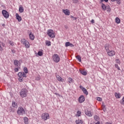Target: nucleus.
<instances>
[{
	"mask_svg": "<svg viewBox=\"0 0 124 124\" xmlns=\"http://www.w3.org/2000/svg\"><path fill=\"white\" fill-rule=\"evenodd\" d=\"M28 91L27 89L23 88L22 89L20 92V95L21 97L24 98V97H26L28 95Z\"/></svg>",
	"mask_w": 124,
	"mask_h": 124,
	"instance_id": "nucleus-1",
	"label": "nucleus"
},
{
	"mask_svg": "<svg viewBox=\"0 0 124 124\" xmlns=\"http://www.w3.org/2000/svg\"><path fill=\"white\" fill-rule=\"evenodd\" d=\"M17 113L20 116H23L24 114H26V110H25V108H22L21 107H18L17 110Z\"/></svg>",
	"mask_w": 124,
	"mask_h": 124,
	"instance_id": "nucleus-2",
	"label": "nucleus"
},
{
	"mask_svg": "<svg viewBox=\"0 0 124 124\" xmlns=\"http://www.w3.org/2000/svg\"><path fill=\"white\" fill-rule=\"evenodd\" d=\"M46 33L48 35V36L51 38H55V31H54L53 30L50 29V30H47Z\"/></svg>",
	"mask_w": 124,
	"mask_h": 124,
	"instance_id": "nucleus-3",
	"label": "nucleus"
},
{
	"mask_svg": "<svg viewBox=\"0 0 124 124\" xmlns=\"http://www.w3.org/2000/svg\"><path fill=\"white\" fill-rule=\"evenodd\" d=\"M41 117L43 121H47L50 119V116L48 113H43Z\"/></svg>",
	"mask_w": 124,
	"mask_h": 124,
	"instance_id": "nucleus-4",
	"label": "nucleus"
},
{
	"mask_svg": "<svg viewBox=\"0 0 124 124\" xmlns=\"http://www.w3.org/2000/svg\"><path fill=\"white\" fill-rule=\"evenodd\" d=\"M53 60L55 62H59L60 60V56L57 54H55L53 56Z\"/></svg>",
	"mask_w": 124,
	"mask_h": 124,
	"instance_id": "nucleus-5",
	"label": "nucleus"
},
{
	"mask_svg": "<svg viewBox=\"0 0 124 124\" xmlns=\"http://www.w3.org/2000/svg\"><path fill=\"white\" fill-rule=\"evenodd\" d=\"M104 48L106 52H108L110 50H112V46L109 44H106L104 45Z\"/></svg>",
	"mask_w": 124,
	"mask_h": 124,
	"instance_id": "nucleus-6",
	"label": "nucleus"
},
{
	"mask_svg": "<svg viewBox=\"0 0 124 124\" xmlns=\"http://www.w3.org/2000/svg\"><path fill=\"white\" fill-rule=\"evenodd\" d=\"M2 14L6 19L9 18V14L8 13V12L6 11V10H3L2 11Z\"/></svg>",
	"mask_w": 124,
	"mask_h": 124,
	"instance_id": "nucleus-7",
	"label": "nucleus"
},
{
	"mask_svg": "<svg viewBox=\"0 0 124 124\" xmlns=\"http://www.w3.org/2000/svg\"><path fill=\"white\" fill-rule=\"evenodd\" d=\"M108 56L109 57H114L116 54V52H115V50L110 49V50H109L107 52Z\"/></svg>",
	"mask_w": 124,
	"mask_h": 124,
	"instance_id": "nucleus-8",
	"label": "nucleus"
},
{
	"mask_svg": "<svg viewBox=\"0 0 124 124\" xmlns=\"http://www.w3.org/2000/svg\"><path fill=\"white\" fill-rule=\"evenodd\" d=\"M79 88L82 90L83 93L84 94H86V95H88L89 94V93L88 92V91H87V89L85 88V87H83L82 85L79 86Z\"/></svg>",
	"mask_w": 124,
	"mask_h": 124,
	"instance_id": "nucleus-9",
	"label": "nucleus"
},
{
	"mask_svg": "<svg viewBox=\"0 0 124 124\" xmlns=\"http://www.w3.org/2000/svg\"><path fill=\"white\" fill-rule=\"evenodd\" d=\"M17 75L18 77H19L18 78L19 82H23V81H24V78H23V73H22L21 72H19Z\"/></svg>",
	"mask_w": 124,
	"mask_h": 124,
	"instance_id": "nucleus-10",
	"label": "nucleus"
},
{
	"mask_svg": "<svg viewBox=\"0 0 124 124\" xmlns=\"http://www.w3.org/2000/svg\"><path fill=\"white\" fill-rule=\"evenodd\" d=\"M85 101V96L83 95H80L78 98V102L79 103H83Z\"/></svg>",
	"mask_w": 124,
	"mask_h": 124,
	"instance_id": "nucleus-11",
	"label": "nucleus"
},
{
	"mask_svg": "<svg viewBox=\"0 0 124 124\" xmlns=\"http://www.w3.org/2000/svg\"><path fill=\"white\" fill-rule=\"evenodd\" d=\"M62 12L65 14V15H66L67 16H69L70 15V12L68 9L66 10H62Z\"/></svg>",
	"mask_w": 124,
	"mask_h": 124,
	"instance_id": "nucleus-12",
	"label": "nucleus"
},
{
	"mask_svg": "<svg viewBox=\"0 0 124 124\" xmlns=\"http://www.w3.org/2000/svg\"><path fill=\"white\" fill-rule=\"evenodd\" d=\"M85 113L86 115V116H88V117L93 116V114H92V112H91L90 111H88L87 109L85 110Z\"/></svg>",
	"mask_w": 124,
	"mask_h": 124,
	"instance_id": "nucleus-13",
	"label": "nucleus"
},
{
	"mask_svg": "<svg viewBox=\"0 0 124 124\" xmlns=\"http://www.w3.org/2000/svg\"><path fill=\"white\" fill-rule=\"evenodd\" d=\"M14 63L16 66H21V63L17 60L14 61Z\"/></svg>",
	"mask_w": 124,
	"mask_h": 124,
	"instance_id": "nucleus-14",
	"label": "nucleus"
},
{
	"mask_svg": "<svg viewBox=\"0 0 124 124\" xmlns=\"http://www.w3.org/2000/svg\"><path fill=\"white\" fill-rule=\"evenodd\" d=\"M16 20H17L18 22H20L21 21H22V17L19 15V14L16 13Z\"/></svg>",
	"mask_w": 124,
	"mask_h": 124,
	"instance_id": "nucleus-15",
	"label": "nucleus"
},
{
	"mask_svg": "<svg viewBox=\"0 0 124 124\" xmlns=\"http://www.w3.org/2000/svg\"><path fill=\"white\" fill-rule=\"evenodd\" d=\"M23 45L25 46V48H30V43H29V42H28L27 41H25L23 43Z\"/></svg>",
	"mask_w": 124,
	"mask_h": 124,
	"instance_id": "nucleus-16",
	"label": "nucleus"
},
{
	"mask_svg": "<svg viewBox=\"0 0 124 124\" xmlns=\"http://www.w3.org/2000/svg\"><path fill=\"white\" fill-rule=\"evenodd\" d=\"M5 46V44L4 43H1V44H0V51L2 52L3 51V47Z\"/></svg>",
	"mask_w": 124,
	"mask_h": 124,
	"instance_id": "nucleus-17",
	"label": "nucleus"
},
{
	"mask_svg": "<svg viewBox=\"0 0 124 124\" xmlns=\"http://www.w3.org/2000/svg\"><path fill=\"white\" fill-rule=\"evenodd\" d=\"M29 37L31 40H34V35L31 32L29 34Z\"/></svg>",
	"mask_w": 124,
	"mask_h": 124,
	"instance_id": "nucleus-18",
	"label": "nucleus"
},
{
	"mask_svg": "<svg viewBox=\"0 0 124 124\" xmlns=\"http://www.w3.org/2000/svg\"><path fill=\"white\" fill-rule=\"evenodd\" d=\"M56 78H57V80H58V81H59V82H63V81H64V79H63V78H62V77H61L59 75H58L56 77Z\"/></svg>",
	"mask_w": 124,
	"mask_h": 124,
	"instance_id": "nucleus-19",
	"label": "nucleus"
},
{
	"mask_svg": "<svg viewBox=\"0 0 124 124\" xmlns=\"http://www.w3.org/2000/svg\"><path fill=\"white\" fill-rule=\"evenodd\" d=\"M101 4H102L101 7L103 10H104V11H105V10L107 9V6H106V5L104 4V3H102Z\"/></svg>",
	"mask_w": 124,
	"mask_h": 124,
	"instance_id": "nucleus-20",
	"label": "nucleus"
},
{
	"mask_svg": "<svg viewBox=\"0 0 124 124\" xmlns=\"http://www.w3.org/2000/svg\"><path fill=\"white\" fill-rule=\"evenodd\" d=\"M114 95L117 98H121V93H115Z\"/></svg>",
	"mask_w": 124,
	"mask_h": 124,
	"instance_id": "nucleus-21",
	"label": "nucleus"
},
{
	"mask_svg": "<svg viewBox=\"0 0 124 124\" xmlns=\"http://www.w3.org/2000/svg\"><path fill=\"white\" fill-rule=\"evenodd\" d=\"M24 121L25 124H29V119H28V117H25L24 118Z\"/></svg>",
	"mask_w": 124,
	"mask_h": 124,
	"instance_id": "nucleus-22",
	"label": "nucleus"
},
{
	"mask_svg": "<svg viewBox=\"0 0 124 124\" xmlns=\"http://www.w3.org/2000/svg\"><path fill=\"white\" fill-rule=\"evenodd\" d=\"M76 124H83V120H76Z\"/></svg>",
	"mask_w": 124,
	"mask_h": 124,
	"instance_id": "nucleus-23",
	"label": "nucleus"
},
{
	"mask_svg": "<svg viewBox=\"0 0 124 124\" xmlns=\"http://www.w3.org/2000/svg\"><path fill=\"white\" fill-rule=\"evenodd\" d=\"M80 72L81 74H82V75H84V76H86V75H87V72H86V71L85 70H80Z\"/></svg>",
	"mask_w": 124,
	"mask_h": 124,
	"instance_id": "nucleus-24",
	"label": "nucleus"
},
{
	"mask_svg": "<svg viewBox=\"0 0 124 124\" xmlns=\"http://www.w3.org/2000/svg\"><path fill=\"white\" fill-rule=\"evenodd\" d=\"M76 59L78 61V62H81L82 58L81 57V56L80 55L77 56Z\"/></svg>",
	"mask_w": 124,
	"mask_h": 124,
	"instance_id": "nucleus-25",
	"label": "nucleus"
},
{
	"mask_svg": "<svg viewBox=\"0 0 124 124\" xmlns=\"http://www.w3.org/2000/svg\"><path fill=\"white\" fill-rule=\"evenodd\" d=\"M115 22L116 24H120L121 23V19L119 17H116Z\"/></svg>",
	"mask_w": 124,
	"mask_h": 124,
	"instance_id": "nucleus-26",
	"label": "nucleus"
},
{
	"mask_svg": "<svg viewBox=\"0 0 124 124\" xmlns=\"http://www.w3.org/2000/svg\"><path fill=\"white\" fill-rule=\"evenodd\" d=\"M19 11L20 13H23L24 12V7L20 6L19 7Z\"/></svg>",
	"mask_w": 124,
	"mask_h": 124,
	"instance_id": "nucleus-27",
	"label": "nucleus"
},
{
	"mask_svg": "<svg viewBox=\"0 0 124 124\" xmlns=\"http://www.w3.org/2000/svg\"><path fill=\"white\" fill-rule=\"evenodd\" d=\"M21 68V66H16V67L15 68L14 70L15 72H18L19 71V69Z\"/></svg>",
	"mask_w": 124,
	"mask_h": 124,
	"instance_id": "nucleus-28",
	"label": "nucleus"
},
{
	"mask_svg": "<svg viewBox=\"0 0 124 124\" xmlns=\"http://www.w3.org/2000/svg\"><path fill=\"white\" fill-rule=\"evenodd\" d=\"M46 45L50 46H51V42H50V41H46Z\"/></svg>",
	"mask_w": 124,
	"mask_h": 124,
	"instance_id": "nucleus-29",
	"label": "nucleus"
},
{
	"mask_svg": "<svg viewBox=\"0 0 124 124\" xmlns=\"http://www.w3.org/2000/svg\"><path fill=\"white\" fill-rule=\"evenodd\" d=\"M8 43H9L11 46H14V42H13L12 41L8 40Z\"/></svg>",
	"mask_w": 124,
	"mask_h": 124,
	"instance_id": "nucleus-30",
	"label": "nucleus"
},
{
	"mask_svg": "<svg viewBox=\"0 0 124 124\" xmlns=\"http://www.w3.org/2000/svg\"><path fill=\"white\" fill-rule=\"evenodd\" d=\"M12 106L14 108H16V107H17V103H15V102H14V101H13V102H12Z\"/></svg>",
	"mask_w": 124,
	"mask_h": 124,
	"instance_id": "nucleus-31",
	"label": "nucleus"
},
{
	"mask_svg": "<svg viewBox=\"0 0 124 124\" xmlns=\"http://www.w3.org/2000/svg\"><path fill=\"white\" fill-rule=\"evenodd\" d=\"M82 114V113L81 112V111H78L77 112V114H76V116L77 117H80V116H81V114Z\"/></svg>",
	"mask_w": 124,
	"mask_h": 124,
	"instance_id": "nucleus-32",
	"label": "nucleus"
},
{
	"mask_svg": "<svg viewBox=\"0 0 124 124\" xmlns=\"http://www.w3.org/2000/svg\"><path fill=\"white\" fill-rule=\"evenodd\" d=\"M37 55H39L40 57L43 55V52L41 51H39L37 53Z\"/></svg>",
	"mask_w": 124,
	"mask_h": 124,
	"instance_id": "nucleus-33",
	"label": "nucleus"
},
{
	"mask_svg": "<svg viewBox=\"0 0 124 124\" xmlns=\"http://www.w3.org/2000/svg\"><path fill=\"white\" fill-rule=\"evenodd\" d=\"M23 71H24V73H25L26 74H27V73H28V68H27V67H25L23 68Z\"/></svg>",
	"mask_w": 124,
	"mask_h": 124,
	"instance_id": "nucleus-34",
	"label": "nucleus"
},
{
	"mask_svg": "<svg viewBox=\"0 0 124 124\" xmlns=\"http://www.w3.org/2000/svg\"><path fill=\"white\" fill-rule=\"evenodd\" d=\"M68 80V82L70 83H73V79L71 78H69Z\"/></svg>",
	"mask_w": 124,
	"mask_h": 124,
	"instance_id": "nucleus-35",
	"label": "nucleus"
},
{
	"mask_svg": "<svg viewBox=\"0 0 124 124\" xmlns=\"http://www.w3.org/2000/svg\"><path fill=\"white\" fill-rule=\"evenodd\" d=\"M70 42H67L65 43V47H68L70 46Z\"/></svg>",
	"mask_w": 124,
	"mask_h": 124,
	"instance_id": "nucleus-36",
	"label": "nucleus"
},
{
	"mask_svg": "<svg viewBox=\"0 0 124 124\" xmlns=\"http://www.w3.org/2000/svg\"><path fill=\"white\" fill-rule=\"evenodd\" d=\"M107 11L109 13L111 12V8L109 6L107 7Z\"/></svg>",
	"mask_w": 124,
	"mask_h": 124,
	"instance_id": "nucleus-37",
	"label": "nucleus"
},
{
	"mask_svg": "<svg viewBox=\"0 0 124 124\" xmlns=\"http://www.w3.org/2000/svg\"><path fill=\"white\" fill-rule=\"evenodd\" d=\"M115 67L118 69V70H121V68H120V67H119V65H118V64H115Z\"/></svg>",
	"mask_w": 124,
	"mask_h": 124,
	"instance_id": "nucleus-38",
	"label": "nucleus"
},
{
	"mask_svg": "<svg viewBox=\"0 0 124 124\" xmlns=\"http://www.w3.org/2000/svg\"><path fill=\"white\" fill-rule=\"evenodd\" d=\"M121 104H122V105H124V96L122 98V100L120 101Z\"/></svg>",
	"mask_w": 124,
	"mask_h": 124,
	"instance_id": "nucleus-39",
	"label": "nucleus"
},
{
	"mask_svg": "<svg viewBox=\"0 0 124 124\" xmlns=\"http://www.w3.org/2000/svg\"><path fill=\"white\" fill-rule=\"evenodd\" d=\"M115 1H116V3L117 4H119V5H121V3H122L121 0H116Z\"/></svg>",
	"mask_w": 124,
	"mask_h": 124,
	"instance_id": "nucleus-40",
	"label": "nucleus"
},
{
	"mask_svg": "<svg viewBox=\"0 0 124 124\" xmlns=\"http://www.w3.org/2000/svg\"><path fill=\"white\" fill-rule=\"evenodd\" d=\"M94 119L96 121H97V120L99 119V117H98V116H97V115H95V116H94Z\"/></svg>",
	"mask_w": 124,
	"mask_h": 124,
	"instance_id": "nucleus-41",
	"label": "nucleus"
},
{
	"mask_svg": "<svg viewBox=\"0 0 124 124\" xmlns=\"http://www.w3.org/2000/svg\"><path fill=\"white\" fill-rule=\"evenodd\" d=\"M116 63H118V64H121V61H120V60L116 59L115 60Z\"/></svg>",
	"mask_w": 124,
	"mask_h": 124,
	"instance_id": "nucleus-42",
	"label": "nucleus"
},
{
	"mask_svg": "<svg viewBox=\"0 0 124 124\" xmlns=\"http://www.w3.org/2000/svg\"><path fill=\"white\" fill-rule=\"evenodd\" d=\"M26 74L25 72H23L22 73V77L23 78H26L27 77V75H26Z\"/></svg>",
	"mask_w": 124,
	"mask_h": 124,
	"instance_id": "nucleus-43",
	"label": "nucleus"
},
{
	"mask_svg": "<svg viewBox=\"0 0 124 124\" xmlns=\"http://www.w3.org/2000/svg\"><path fill=\"white\" fill-rule=\"evenodd\" d=\"M25 41H27V40H26V39H22L20 41V42H21L22 44H24V43L25 42Z\"/></svg>",
	"mask_w": 124,
	"mask_h": 124,
	"instance_id": "nucleus-44",
	"label": "nucleus"
},
{
	"mask_svg": "<svg viewBox=\"0 0 124 124\" xmlns=\"http://www.w3.org/2000/svg\"><path fill=\"white\" fill-rule=\"evenodd\" d=\"M97 100L98 101H101L102 100V98H101V97H97Z\"/></svg>",
	"mask_w": 124,
	"mask_h": 124,
	"instance_id": "nucleus-45",
	"label": "nucleus"
},
{
	"mask_svg": "<svg viewBox=\"0 0 124 124\" xmlns=\"http://www.w3.org/2000/svg\"><path fill=\"white\" fill-rule=\"evenodd\" d=\"M73 0V3H78L79 2V0Z\"/></svg>",
	"mask_w": 124,
	"mask_h": 124,
	"instance_id": "nucleus-46",
	"label": "nucleus"
},
{
	"mask_svg": "<svg viewBox=\"0 0 124 124\" xmlns=\"http://www.w3.org/2000/svg\"><path fill=\"white\" fill-rule=\"evenodd\" d=\"M11 52L12 53H13V54H15L16 53V51H15V49H12Z\"/></svg>",
	"mask_w": 124,
	"mask_h": 124,
	"instance_id": "nucleus-47",
	"label": "nucleus"
},
{
	"mask_svg": "<svg viewBox=\"0 0 124 124\" xmlns=\"http://www.w3.org/2000/svg\"><path fill=\"white\" fill-rule=\"evenodd\" d=\"M77 20V17H74L73 18V21H75V20Z\"/></svg>",
	"mask_w": 124,
	"mask_h": 124,
	"instance_id": "nucleus-48",
	"label": "nucleus"
},
{
	"mask_svg": "<svg viewBox=\"0 0 124 124\" xmlns=\"http://www.w3.org/2000/svg\"><path fill=\"white\" fill-rule=\"evenodd\" d=\"M69 46H70V47H74V45H73V44L70 43Z\"/></svg>",
	"mask_w": 124,
	"mask_h": 124,
	"instance_id": "nucleus-49",
	"label": "nucleus"
},
{
	"mask_svg": "<svg viewBox=\"0 0 124 124\" xmlns=\"http://www.w3.org/2000/svg\"><path fill=\"white\" fill-rule=\"evenodd\" d=\"M92 24H94V20L93 19H92L91 21Z\"/></svg>",
	"mask_w": 124,
	"mask_h": 124,
	"instance_id": "nucleus-50",
	"label": "nucleus"
},
{
	"mask_svg": "<svg viewBox=\"0 0 124 124\" xmlns=\"http://www.w3.org/2000/svg\"><path fill=\"white\" fill-rule=\"evenodd\" d=\"M102 107L103 109H105V107H106V106H105V105H102Z\"/></svg>",
	"mask_w": 124,
	"mask_h": 124,
	"instance_id": "nucleus-51",
	"label": "nucleus"
},
{
	"mask_svg": "<svg viewBox=\"0 0 124 124\" xmlns=\"http://www.w3.org/2000/svg\"><path fill=\"white\" fill-rule=\"evenodd\" d=\"M36 80H37V81H38V80H40V78H36Z\"/></svg>",
	"mask_w": 124,
	"mask_h": 124,
	"instance_id": "nucleus-52",
	"label": "nucleus"
},
{
	"mask_svg": "<svg viewBox=\"0 0 124 124\" xmlns=\"http://www.w3.org/2000/svg\"><path fill=\"white\" fill-rule=\"evenodd\" d=\"M100 0V3H102V2H103V1H104V0Z\"/></svg>",
	"mask_w": 124,
	"mask_h": 124,
	"instance_id": "nucleus-53",
	"label": "nucleus"
},
{
	"mask_svg": "<svg viewBox=\"0 0 124 124\" xmlns=\"http://www.w3.org/2000/svg\"><path fill=\"white\" fill-rule=\"evenodd\" d=\"M109 0H104V1H105V2H108V1Z\"/></svg>",
	"mask_w": 124,
	"mask_h": 124,
	"instance_id": "nucleus-54",
	"label": "nucleus"
},
{
	"mask_svg": "<svg viewBox=\"0 0 124 124\" xmlns=\"http://www.w3.org/2000/svg\"><path fill=\"white\" fill-rule=\"evenodd\" d=\"M5 24H2V27H5Z\"/></svg>",
	"mask_w": 124,
	"mask_h": 124,
	"instance_id": "nucleus-55",
	"label": "nucleus"
},
{
	"mask_svg": "<svg viewBox=\"0 0 124 124\" xmlns=\"http://www.w3.org/2000/svg\"><path fill=\"white\" fill-rule=\"evenodd\" d=\"M111 1L114 2V1H116V0H110Z\"/></svg>",
	"mask_w": 124,
	"mask_h": 124,
	"instance_id": "nucleus-56",
	"label": "nucleus"
},
{
	"mask_svg": "<svg viewBox=\"0 0 124 124\" xmlns=\"http://www.w3.org/2000/svg\"><path fill=\"white\" fill-rule=\"evenodd\" d=\"M74 16H70V18H74Z\"/></svg>",
	"mask_w": 124,
	"mask_h": 124,
	"instance_id": "nucleus-57",
	"label": "nucleus"
},
{
	"mask_svg": "<svg viewBox=\"0 0 124 124\" xmlns=\"http://www.w3.org/2000/svg\"><path fill=\"white\" fill-rule=\"evenodd\" d=\"M106 124H111V123H110L107 122V123H106Z\"/></svg>",
	"mask_w": 124,
	"mask_h": 124,
	"instance_id": "nucleus-58",
	"label": "nucleus"
},
{
	"mask_svg": "<svg viewBox=\"0 0 124 124\" xmlns=\"http://www.w3.org/2000/svg\"><path fill=\"white\" fill-rule=\"evenodd\" d=\"M55 94H58V93H55Z\"/></svg>",
	"mask_w": 124,
	"mask_h": 124,
	"instance_id": "nucleus-59",
	"label": "nucleus"
}]
</instances>
